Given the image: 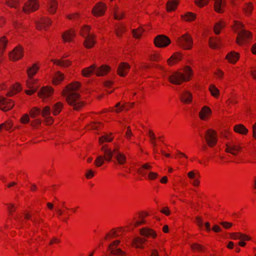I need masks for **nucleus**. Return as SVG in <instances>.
Returning <instances> with one entry per match:
<instances>
[{
	"mask_svg": "<svg viewBox=\"0 0 256 256\" xmlns=\"http://www.w3.org/2000/svg\"><path fill=\"white\" fill-rule=\"evenodd\" d=\"M80 87V84L74 82L66 86L62 92L68 104L76 110H79L84 104L78 93Z\"/></svg>",
	"mask_w": 256,
	"mask_h": 256,
	"instance_id": "f257e3e1",
	"label": "nucleus"
},
{
	"mask_svg": "<svg viewBox=\"0 0 256 256\" xmlns=\"http://www.w3.org/2000/svg\"><path fill=\"white\" fill-rule=\"evenodd\" d=\"M101 150L103 152L104 155L98 156L94 161V164L98 167L102 166L104 164V160L108 162L112 161V156L116 158L118 163L120 164H123L126 162V156L120 152L117 148L112 150L107 148L106 146L104 145L102 146Z\"/></svg>",
	"mask_w": 256,
	"mask_h": 256,
	"instance_id": "f03ea898",
	"label": "nucleus"
},
{
	"mask_svg": "<svg viewBox=\"0 0 256 256\" xmlns=\"http://www.w3.org/2000/svg\"><path fill=\"white\" fill-rule=\"evenodd\" d=\"M184 74L180 72H175L168 77L170 82L175 84H180L184 81L190 80L192 75V70L188 66L184 69Z\"/></svg>",
	"mask_w": 256,
	"mask_h": 256,
	"instance_id": "7ed1b4c3",
	"label": "nucleus"
},
{
	"mask_svg": "<svg viewBox=\"0 0 256 256\" xmlns=\"http://www.w3.org/2000/svg\"><path fill=\"white\" fill-rule=\"evenodd\" d=\"M110 70V68L106 65H102L98 67L95 64H92L89 67L82 70V74L85 77H88L94 73L97 76H103L106 74Z\"/></svg>",
	"mask_w": 256,
	"mask_h": 256,
	"instance_id": "20e7f679",
	"label": "nucleus"
},
{
	"mask_svg": "<svg viewBox=\"0 0 256 256\" xmlns=\"http://www.w3.org/2000/svg\"><path fill=\"white\" fill-rule=\"evenodd\" d=\"M38 68L36 64H34L32 68H28L27 70L28 75L29 77V80L26 82L27 87L29 88L30 90H26L25 91L27 94L31 95L34 93L38 88V86H33L36 82V80L32 78V76L34 75Z\"/></svg>",
	"mask_w": 256,
	"mask_h": 256,
	"instance_id": "39448f33",
	"label": "nucleus"
},
{
	"mask_svg": "<svg viewBox=\"0 0 256 256\" xmlns=\"http://www.w3.org/2000/svg\"><path fill=\"white\" fill-rule=\"evenodd\" d=\"M51 112L50 108L48 106L44 107L42 110L39 108H33L30 112V116L32 118H35L40 113L45 119V122L47 124H51L53 122V120L50 116Z\"/></svg>",
	"mask_w": 256,
	"mask_h": 256,
	"instance_id": "423d86ee",
	"label": "nucleus"
},
{
	"mask_svg": "<svg viewBox=\"0 0 256 256\" xmlns=\"http://www.w3.org/2000/svg\"><path fill=\"white\" fill-rule=\"evenodd\" d=\"M236 26L240 30L236 39V43L239 45L244 44L251 36V33L242 28L244 26L240 22H236Z\"/></svg>",
	"mask_w": 256,
	"mask_h": 256,
	"instance_id": "0eeeda50",
	"label": "nucleus"
},
{
	"mask_svg": "<svg viewBox=\"0 0 256 256\" xmlns=\"http://www.w3.org/2000/svg\"><path fill=\"white\" fill-rule=\"evenodd\" d=\"M90 29V28L89 26H85L82 28L80 32V34L85 38V40L84 42V45L85 47L88 48H92L95 43L93 35L89 34Z\"/></svg>",
	"mask_w": 256,
	"mask_h": 256,
	"instance_id": "6e6552de",
	"label": "nucleus"
},
{
	"mask_svg": "<svg viewBox=\"0 0 256 256\" xmlns=\"http://www.w3.org/2000/svg\"><path fill=\"white\" fill-rule=\"evenodd\" d=\"M202 138H204L208 145L210 147L214 146L218 141L217 134L215 130L208 129L205 132L204 136L200 134Z\"/></svg>",
	"mask_w": 256,
	"mask_h": 256,
	"instance_id": "1a4fd4ad",
	"label": "nucleus"
},
{
	"mask_svg": "<svg viewBox=\"0 0 256 256\" xmlns=\"http://www.w3.org/2000/svg\"><path fill=\"white\" fill-rule=\"evenodd\" d=\"M178 42L183 48L190 50L192 48V39L188 34H186L178 38Z\"/></svg>",
	"mask_w": 256,
	"mask_h": 256,
	"instance_id": "9d476101",
	"label": "nucleus"
},
{
	"mask_svg": "<svg viewBox=\"0 0 256 256\" xmlns=\"http://www.w3.org/2000/svg\"><path fill=\"white\" fill-rule=\"evenodd\" d=\"M154 42L156 46L164 48L170 43V40L164 35H158L155 38Z\"/></svg>",
	"mask_w": 256,
	"mask_h": 256,
	"instance_id": "9b49d317",
	"label": "nucleus"
},
{
	"mask_svg": "<svg viewBox=\"0 0 256 256\" xmlns=\"http://www.w3.org/2000/svg\"><path fill=\"white\" fill-rule=\"evenodd\" d=\"M38 7L37 0H29L24 4L22 10L26 13H29L37 10Z\"/></svg>",
	"mask_w": 256,
	"mask_h": 256,
	"instance_id": "f8f14e48",
	"label": "nucleus"
},
{
	"mask_svg": "<svg viewBox=\"0 0 256 256\" xmlns=\"http://www.w3.org/2000/svg\"><path fill=\"white\" fill-rule=\"evenodd\" d=\"M14 106V102L10 99L0 97V110L7 111L11 110Z\"/></svg>",
	"mask_w": 256,
	"mask_h": 256,
	"instance_id": "ddd939ff",
	"label": "nucleus"
},
{
	"mask_svg": "<svg viewBox=\"0 0 256 256\" xmlns=\"http://www.w3.org/2000/svg\"><path fill=\"white\" fill-rule=\"evenodd\" d=\"M226 152L236 156L238 151L242 150V147L234 142L228 143L226 144Z\"/></svg>",
	"mask_w": 256,
	"mask_h": 256,
	"instance_id": "4468645a",
	"label": "nucleus"
},
{
	"mask_svg": "<svg viewBox=\"0 0 256 256\" xmlns=\"http://www.w3.org/2000/svg\"><path fill=\"white\" fill-rule=\"evenodd\" d=\"M106 8L104 4L98 2L93 8L92 13L96 16H102L104 14Z\"/></svg>",
	"mask_w": 256,
	"mask_h": 256,
	"instance_id": "2eb2a0df",
	"label": "nucleus"
},
{
	"mask_svg": "<svg viewBox=\"0 0 256 256\" xmlns=\"http://www.w3.org/2000/svg\"><path fill=\"white\" fill-rule=\"evenodd\" d=\"M22 56L23 51L20 46L15 48L9 54L10 59L12 60H17L21 58Z\"/></svg>",
	"mask_w": 256,
	"mask_h": 256,
	"instance_id": "dca6fc26",
	"label": "nucleus"
},
{
	"mask_svg": "<svg viewBox=\"0 0 256 256\" xmlns=\"http://www.w3.org/2000/svg\"><path fill=\"white\" fill-rule=\"evenodd\" d=\"M53 93V90L50 86H44L38 92V96L42 98H46L50 96Z\"/></svg>",
	"mask_w": 256,
	"mask_h": 256,
	"instance_id": "f3484780",
	"label": "nucleus"
},
{
	"mask_svg": "<svg viewBox=\"0 0 256 256\" xmlns=\"http://www.w3.org/2000/svg\"><path fill=\"white\" fill-rule=\"evenodd\" d=\"M130 68V66L126 62H121L118 68V74L121 76H126Z\"/></svg>",
	"mask_w": 256,
	"mask_h": 256,
	"instance_id": "a211bd4d",
	"label": "nucleus"
},
{
	"mask_svg": "<svg viewBox=\"0 0 256 256\" xmlns=\"http://www.w3.org/2000/svg\"><path fill=\"white\" fill-rule=\"evenodd\" d=\"M51 24V21L46 18H42L38 22L36 23V27L38 29L46 30V28Z\"/></svg>",
	"mask_w": 256,
	"mask_h": 256,
	"instance_id": "6ab92c4d",
	"label": "nucleus"
},
{
	"mask_svg": "<svg viewBox=\"0 0 256 256\" xmlns=\"http://www.w3.org/2000/svg\"><path fill=\"white\" fill-rule=\"evenodd\" d=\"M180 98L184 103L188 104L192 101V94L188 91H184L180 94Z\"/></svg>",
	"mask_w": 256,
	"mask_h": 256,
	"instance_id": "aec40b11",
	"label": "nucleus"
},
{
	"mask_svg": "<svg viewBox=\"0 0 256 256\" xmlns=\"http://www.w3.org/2000/svg\"><path fill=\"white\" fill-rule=\"evenodd\" d=\"M22 90V87L19 84H16L10 86L9 92L7 96H11L20 92Z\"/></svg>",
	"mask_w": 256,
	"mask_h": 256,
	"instance_id": "412c9836",
	"label": "nucleus"
},
{
	"mask_svg": "<svg viewBox=\"0 0 256 256\" xmlns=\"http://www.w3.org/2000/svg\"><path fill=\"white\" fill-rule=\"evenodd\" d=\"M140 234L146 237L152 236V238H155L156 236L155 232L152 230L148 228L142 229L140 230Z\"/></svg>",
	"mask_w": 256,
	"mask_h": 256,
	"instance_id": "4be33fe9",
	"label": "nucleus"
},
{
	"mask_svg": "<svg viewBox=\"0 0 256 256\" xmlns=\"http://www.w3.org/2000/svg\"><path fill=\"white\" fill-rule=\"evenodd\" d=\"M146 242V240L144 238L137 237L132 240V245L136 248H143L142 244Z\"/></svg>",
	"mask_w": 256,
	"mask_h": 256,
	"instance_id": "5701e85b",
	"label": "nucleus"
},
{
	"mask_svg": "<svg viewBox=\"0 0 256 256\" xmlns=\"http://www.w3.org/2000/svg\"><path fill=\"white\" fill-rule=\"evenodd\" d=\"M234 130L236 132L242 134H246L248 132V129L242 124L236 125L234 127Z\"/></svg>",
	"mask_w": 256,
	"mask_h": 256,
	"instance_id": "b1692460",
	"label": "nucleus"
},
{
	"mask_svg": "<svg viewBox=\"0 0 256 256\" xmlns=\"http://www.w3.org/2000/svg\"><path fill=\"white\" fill-rule=\"evenodd\" d=\"M226 58L231 63H235L238 59L239 56L238 53L230 52L226 56Z\"/></svg>",
	"mask_w": 256,
	"mask_h": 256,
	"instance_id": "393cba45",
	"label": "nucleus"
},
{
	"mask_svg": "<svg viewBox=\"0 0 256 256\" xmlns=\"http://www.w3.org/2000/svg\"><path fill=\"white\" fill-rule=\"evenodd\" d=\"M224 2L222 0H216L214 3V10L218 12H222V8L224 6Z\"/></svg>",
	"mask_w": 256,
	"mask_h": 256,
	"instance_id": "a878e982",
	"label": "nucleus"
},
{
	"mask_svg": "<svg viewBox=\"0 0 256 256\" xmlns=\"http://www.w3.org/2000/svg\"><path fill=\"white\" fill-rule=\"evenodd\" d=\"M212 112L210 109L206 106L202 108V110L200 112V117L202 120H205L207 115L210 114Z\"/></svg>",
	"mask_w": 256,
	"mask_h": 256,
	"instance_id": "bb28decb",
	"label": "nucleus"
},
{
	"mask_svg": "<svg viewBox=\"0 0 256 256\" xmlns=\"http://www.w3.org/2000/svg\"><path fill=\"white\" fill-rule=\"evenodd\" d=\"M74 36V34L73 30H70L62 34V38L64 42H70Z\"/></svg>",
	"mask_w": 256,
	"mask_h": 256,
	"instance_id": "cd10ccee",
	"label": "nucleus"
},
{
	"mask_svg": "<svg viewBox=\"0 0 256 256\" xmlns=\"http://www.w3.org/2000/svg\"><path fill=\"white\" fill-rule=\"evenodd\" d=\"M62 107L63 104L60 102H58L54 104L52 108V114L55 116L61 112Z\"/></svg>",
	"mask_w": 256,
	"mask_h": 256,
	"instance_id": "c85d7f7f",
	"label": "nucleus"
},
{
	"mask_svg": "<svg viewBox=\"0 0 256 256\" xmlns=\"http://www.w3.org/2000/svg\"><path fill=\"white\" fill-rule=\"evenodd\" d=\"M57 5L58 4L54 0H51L50 1L48 6V12L51 14L54 13L57 8Z\"/></svg>",
	"mask_w": 256,
	"mask_h": 256,
	"instance_id": "c756f323",
	"label": "nucleus"
},
{
	"mask_svg": "<svg viewBox=\"0 0 256 256\" xmlns=\"http://www.w3.org/2000/svg\"><path fill=\"white\" fill-rule=\"evenodd\" d=\"M64 78V74L60 72H58L53 78V83L54 84H58L63 80Z\"/></svg>",
	"mask_w": 256,
	"mask_h": 256,
	"instance_id": "7c9ffc66",
	"label": "nucleus"
},
{
	"mask_svg": "<svg viewBox=\"0 0 256 256\" xmlns=\"http://www.w3.org/2000/svg\"><path fill=\"white\" fill-rule=\"evenodd\" d=\"M181 56L178 53H176L172 55L171 57L168 59V62L169 65H172L173 63L176 62L181 59Z\"/></svg>",
	"mask_w": 256,
	"mask_h": 256,
	"instance_id": "2f4dec72",
	"label": "nucleus"
},
{
	"mask_svg": "<svg viewBox=\"0 0 256 256\" xmlns=\"http://www.w3.org/2000/svg\"><path fill=\"white\" fill-rule=\"evenodd\" d=\"M220 40L218 38H210L209 40V45L212 48H218L220 44Z\"/></svg>",
	"mask_w": 256,
	"mask_h": 256,
	"instance_id": "473e14b6",
	"label": "nucleus"
},
{
	"mask_svg": "<svg viewBox=\"0 0 256 256\" xmlns=\"http://www.w3.org/2000/svg\"><path fill=\"white\" fill-rule=\"evenodd\" d=\"M178 2L176 0H170L168 2L166 5V8L168 11H172L176 9Z\"/></svg>",
	"mask_w": 256,
	"mask_h": 256,
	"instance_id": "72a5a7b5",
	"label": "nucleus"
},
{
	"mask_svg": "<svg viewBox=\"0 0 256 256\" xmlns=\"http://www.w3.org/2000/svg\"><path fill=\"white\" fill-rule=\"evenodd\" d=\"M70 62L68 60H60L54 61V64L62 67L68 66L70 64Z\"/></svg>",
	"mask_w": 256,
	"mask_h": 256,
	"instance_id": "f704fd0d",
	"label": "nucleus"
},
{
	"mask_svg": "<svg viewBox=\"0 0 256 256\" xmlns=\"http://www.w3.org/2000/svg\"><path fill=\"white\" fill-rule=\"evenodd\" d=\"M224 22H219L216 24L214 26V30L216 34H218L220 33V30L224 26Z\"/></svg>",
	"mask_w": 256,
	"mask_h": 256,
	"instance_id": "c9c22d12",
	"label": "nucleus"
},
{
	"mask_svg": "<svg viewBox=\"0 0 256 256\" xmlns=\"http://www.w3.org/2000/svg\"><path fill=\"white\" fill-rule=\"evenodd\" d=\"M209 90L212 95L214 97H217L220 93L219 90L213 84H210L209 87Z\"/></svg>",
	"mask_w": 256,
	"mask_h": 256,
	"instance_id": "e433bc0d",
	"label": "nucleus"
},
{
	"mask_svg": "<svg viewBox=\"0 0 256 256\" xmlns=\"http://www.w3.org/2000/svg\"><path fill=\"white\" fill-rule=\"evenodd\" d=\"M108 250L110 251L111 255L123 256L124 254V252L120 248H114Z\"/></svg>",
	"mask_w": 256,
	"mask_h": 256,
	"instance_id": "4c0bfd02",
	"label": "nucleus"
},
{
	"mask_svg": "<svg viewBox=\"0 0 256 256\" xmlns=\"http://www.w3.org/2000/svg\"><path fill=\"white\" fill-rule=\"evenodd\" d=\"M8 40H6L5 36H2L0 38V52L2 53L6 46Z\"/></svg>",
	"mask_w": 256,
	"mask_h": 256,
	"instance_id": "58836bf2",
	"label": "nucleus"
},
{
	"mask_svg": "<svg viewBox=\"0 0 256 256\" xmlns=\"http://www.w3.org/2000/svg\"><path fill=\"white\" fill-rule=\"evenodd\" d=\"M120 102H118L116 105V108H117L116 110H115V111L116 112H121L123 109H125L126 110H128L130 108H131V107H132L134 106V103H131L130 104V106H126L125 105H123L122 106H120Z\"/></svg>",
	"mask_w": 256,
	"mask_h": 256,
	"instance_id": "ea45409f",
	"label": "nucleus"
},
{
	"mask_svg": "<svg viewBox=\"0 0 256 256\" xmlns=\"http://www.w3.org/2000/svg\"><path fill=\"white\" fill-rule=\"evenodd\" d=\"M113 138L108 134H106L100 138L99 142L102 144L104 142H110L112 140Z\"/></svg>",
	"mask_w": 256,
	"mask_h": 256,
	"instance_id": "a19ab883",
	"label": "nucleus"
},
{
	"mask_svg": "<svg viewBox=\"0 0 256 256\" xmlns=\"http://www.w3.org/2000/svg\"><path fill=\"white\" fill-rule=\"evenodd\" d=\"M152 168V166L148 164H146L142 166V168L139 170L138 172L144 176L146 174V170H150Z\"/></svg>",
	"mask_w": 256,
	"mask_h": 256,
	"instance_id": "79ce46f5",
	"label": "nucleus"
},
{
	"mask_svg": "<svg viewBox=\"0 0 256 256\" xmlns=\"http://www.w3.org/2000/svg\"><path fill=\"white\" fill-rule=\"evenodd\" d=\"M20 1L19 0H8L6 2V4L12 8H18V6L19 4Z\"/></svg>",
	"mask_w": 256,
	"mask_h": 256,
	"instance_id": "37998d69",
	"label": "nucleus"
},
{
	"mask_svg": "<svg viewBox=\"0 0 256 256\" xmlns=\"http://www.w3.org/2000/svg\"><path fill=\"white\" fill-rule=\"evenodd\" d=\"M196 18V14L193 13L188 12H187L184 17L185 20L188 21H191L194 20Z\"/></svg>",
	"mask_w": 256,
	"mask_h": 256,
	"instance_id": "c03bdc74",
	"label": "nucleus"
},
{
	"mask_svg": "<svg viewBox=\"0 0 256 256\" xmlns=\"http://www.w3.org/2000/svg\"><path fill=\"white\" fill-rule=\"evenodd\" d=\"M124 31V28L123 26H118L116 28V33L118 36H120Z\"/></svg>",
	"mask_w": 256,
	"mask_h": 256,
	"instance_id": "a18cd8bd",
	"label": "nucleus"
},
{
	"mask_svg": "<svg viewBox=\"0 0 256 256\" xmlns=\"http://www.w3.org/2000/svg\"><path fill=\"white\" fill-rule=\"evenodd\" d=\"M144 30L142 28H140L137 30H134L132 31L134 36L136 38H139L142 35Z\"/></svg>",
	"mask_w": 256,
	"mask_h": 256,
	"instance_id": "49530a36",
	"label": "nucleus"
},
{
	"mask_svg": "<svg viewBox=\"0 0 256 256\" xmlns=\"http://www.w3.org/2000/svg\"><path fill=\"white\" fill-rule=\"evenodd\" d=\"M209 0H195L196 4L200 7H202L208 2Z\"/></svg>",
	"mask_w": 256,
	"mask_h": 256,
	"instance_id": "de8ad7c7",
	"label": "nucleus"
},
{
	"mask_svg": "<svg viewBox=\"0 0 256 256\" xmlns=\"http://www.w3.org/2000/svg\"><path fill=\"white\" fill-rule=\"evenodd\" d=\"M188 176L191 179H194L196 178H200V176L198 172H195L194 171L190 172L188 174Z\"/></svg>",
	"mask_w": 256,
	"mask_h": 256,
	"instance_id": "09e8293b",
	"label": "nucleus"
},
{
	"mask_svg": "<svg viewBox=\"0 0 256 256\" xmlns=\"http://www.w3.org/2000/svg\"><path fill=\"white\" fill-rule=\"evenodd\" d=\"M220 224L226 229H228L232 226V224L228 222H222Z\"/></svg>",
	"mask_w": 256,
	"mask_h": 256,
	"instance_id": "8fccbe9b",
	"label": "nucleus"
},
{
	"mask_svg": "<svg viewBox=\"0 0 256 256\" xmlns=\"http://www.w3.org/2000/svg\"><path fill=\"white\" fill-rule=\"evenodd\" d=\"M118 236V234L113 229L110 231V233L107 234L105 238V239H106L108 236H110L111 238H114V237H117Z\"/></svg>",
	"mask_w": 256,
	"mask_h": 256,
	"instance_id": "3c124183",
	"label": "nucleus"
},
{
	"mask_svg": "<svg viewBox=\"0 0 256 256\" xmlns=\"http://www.w3.org/2000/svg\"><path fill=\"white\" fill-rule=\"evenodd\" d=\"M240 232H232L230 234V238L233 240L240 239Z\"/></svg>",
	"mask_w": 256,
	"mask_h": 256,
	"instance_id": "603ef678",
	"label": "nucleus"
},
{
	"mask_svg": "<svg viewBox=\"0 0 256 256\" xmlns=\"http://www.w3.org/2000/svg\"><path fill=\"white\" fill-rule=\"evenodd\" d=\"M191 248L194 250H203V248L202 246L198 244H194L191 246Z\"/></svg>",
	"mask_w": 256,
	"mask_h": 256,
	"instance_id": "864d4df0",
	"label": "nucleus"
},
{
	"mask_svg": "<svg viewBox=\"0 0 256 256\" xmlns=\"http://www.w3.org/2000/svg\"><path fill=\"white\" fill-rule=\"evenodd\" d=\"M20 121L22 124L28 123L30 121L29 117L28 114H24L20 119Z\"/></svg>",
	"mask_w": 256,
	"mask_h": 256,
	"instance_id": "5fc2aeb1",
	"label": "nucleus"
},
{
	"mask_svg": "<svg viewBox=\"0 0 256 256\" xmlns=\"http://www.w3.org/2000/svg\"><path fill=\"white\" fill-rule=\"evenodd\" d=\"M252 10V6L251 4H248L245 8V12L247 14H250Z\"/></svg>",
	"mask_w": 256,
	"mask_h": 256,
	"instance_id": "6e6d98bb",
	"label": "nucleus"
},
{
	"mask_svg": "<svg viewBox=\"0 0 256 256\" xmlns=\"http://www.w3.org/2000/svg\"><path fill=\"white\" fill-rule=\"evenodd\" d=\"M120 243V241L119 240H116L113 242L111 244L108 246V250L114 248V246H118Z\"/></svg>",
	"mask_w": 256,
	"mask_h": 256,
	"instance_id": "4d7b16f0",
	"label": "nucleus"
},
{
	"mask_svg": "<svg viewBox=\"0 0 256 256\" xmlns=\"http://www.w3.org/2000/svg\"><path fill=\"white\" fill-rule=\"evenodd\" d=\"M94 176V172L92 170H87L86 176L87 178H90Z\"/></svg>",
	"mask_w": 256,
	"mask_h": 256,
	"instance_id": "13d9d810",
	"label": "nucleus"
},
{
	"mask_svg": "<svg viewBox=\"0 0 256 256\" xmlns=\"http://www.w3.org/2000/svg\"><path fill=\"white\" fill-rule=\"evenodd\" d=\"M114 18L116 20H120L123 17V14L122 12L115 11L114 13Z\"/></svg>",
	"mask_w": 256,
	"mask_h": 256,
	"instance_id": "bf43d9fd",
	"label": "nucleus"
},
{
	"mask_svg": "<svg viewBox=\"0 0 256 256\" xmlns=\"http://www.w3.org/2000/svg\"><path fill=\"white\" fill-rule=\"evenodd\" d=\"M148 136L150 138V141L151 140L154 141L156 140V136L150 130L148 131Z\"/></svg>",
	"mask_w": 256,
	"mask_h": 256,
	"instance_id": "052dcab7",
	"label": "nucleus"
},
{
	"mask_svg": "<svg viewBox=\"0 0 256 256\" xmlns=\"http://www.w3.org/2000/svg\"><path fill=\"white\" fill-rule=\"evenodd\" d=\"M240 239L243 240H250V238L248 236L240 233Z\"/></svg>",
	"mask_w": 256,
	"mask_h": 256,
	"instance_id": "680f3d73",
	"label": "nucleus"
},
{
	"mask_svg": "<svg viewBox=\"0 0 256 256\" xmlns=\"http://www.w3.org/2000/svg\"><path fill=\"white\" fill-rule=\"evenodd\" d=\"M158 176V174L154 172H150L148 174V178L150 180H154Z\"/></svg>",
	"mask_w": 256,
	"mask_h": 256,
	"instance_id": "e2e57ef3",
	"label": "nucleus"
},
{
	"mask_svg": "<svg viewBox=\"0 0 256 256\" xmlns=\"http://www.w3.org/2000/svg\"><path fill=\"white\" fill-rule=\"evenodd\" d=\"M160 212L166 216L169 215L170 214V212L168 207L164 208L162 210H160Z\"/></svg>",
	"mask_w": 256,
	"mask_h": 256,
	"instance_id": "0e129e2a",
	"label": "nucleus"
},
{
	"mask_svg": "<svg viewBox=\"0 0 256 256\" xmlns=\"http://www.w3.org/2000/svg\"><path fill=\"white\" fill-rule=\"evenodd\" d=\"M196 222L200 227H202L203 226V222L202 219L200 217L196 218Z\"/></svg>",
	"mask_w": 256,
	"mask_h": 256,
	"instance_id": "69168bd1",
	"label": "nucleus"
},
{
	"mask_svg": "<svg viewBox=\"0 0 256 256\" xmlns=\"http://www.w3.org/2000/svg\"><path fill=\"white\" fill-rule=\"evenodd\" d=\"M3 124H4V128L7 130H10L12 126V124L10 122H8L6 124L4 123Z\"/></svg>",
	"mask_w": 256,
	"mask_h": 256,
	"instance_id": "338daca9",
	"label": "nucleus"
},
{
	"mask_svg": "<svg viewBox=\"0 0 256 256\" xmlns=\"http://www.w3.org/2000/svg\"><path fill=\"white\" fill-rule=\"evenodd\" d=\"M160 56L158 54H155L151 56L150 60L152 61H158Z\"/></svg>",
	"mask_w": 256,
	"mask_h": 256,
	"instance_id": "774afa93",
	"label": "nucleus"
}]
</instances>
